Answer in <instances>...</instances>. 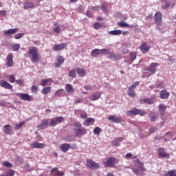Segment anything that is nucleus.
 Segmentation results:
<instances>
[{
	"mask_svg": "<svg viewBox=\"0 0 176 176\" xmlns=\"http://www.w3.org/2000/svg\"><path fill=\"white\" fill-rule=\"evenodd\" d=\"M60 149L62 152H68L71 149V144L66 143L60 145Z\"/></svg>",
	"mask_w": 176,
	"mask_h": 176,
	"instance_id": "19",
	"label": "nucleus"
},
{
	"mask_svg": "<svg viewBox=\"0 0 176 176\" xmlns=\"http://www.w3.org/2000/svg\"><path fill=\"white\" fill-rule=\"evenodd\" d=\"M109 49H94L91 52V56H92V57H97V56H100V54H105V53H109Z\"/></svg>",
	"mask_w": 176,
	"mask_h": 176,
	"instance_id": "4",
	"label": "nucleus"
},
{
	"mask_svg": "<svg viewBox=\"0 0 176 176\" xmlns=\"http://www.w3.org/2000/svg\"><path fill=\"white\" fill-rule=\"evenodd\" d=\"M0 86L1 87L8 89V90H10V89H13V86L12 85L3 80H0Z\"/></svg>",
	"mask_w": 176,
	"mask_h": 176,
	"instance_id": "14",
	"label": "nucleus"
},
{
	"mask_svg": "<svg viewBox=\"0 0 176 176\" xmlns=\"http://www.w3.org/2000/svg\"><path fill=\"white\" fill-rule=\"evenodd\" d=\"M148 104L149 105H152L153 104V100L151 98H144L143 100H140V104Z\"/></svg>",
	"mask_w": 176,
	"mask_h": 176,
	"instance_id": "29",
	"label": "nucleus"
},
{
	"mask_svg": "<svg viewBox=\"0 0 176 176\" xmlns=\"http://www.w3.org/2000/svg\"><path fill=\"white\" fill-rule=\"evenodd\" d=\"M58 123L56 122V120H51L50 122H48V126H50V127H53L54 126H57Z\"/></svg>",
	"mask_w": 176,
	"mask_h": 176,
	"instance_id": "46",
	"label": "nucleus"
},
{
	"mask_svg": "<svg viewBox=\"0 0 176 176\" xmlns=\"http://www.w3.org/2000/svg\"><path fill=\"white\" fill-rule=\"evenodd\" d=\"M15 82L17 85H23L24 83V80H16Z\"/></svg>",
	"mask_w": 176,
	"mask_h": 176,
	"instance_id": "62",
	"label": "nucleus"
},
{
	"mask_svg": "<svg viewBox=\"0 0 176 176\" xmlns=\"http://www.w3.org/2000/svg\"><path fill=\"white\" fill-rule=\"evenodd\" d=\"M63 93H64V89H61L56 91L54 94V96L56 97H59V96H61L63 94Z\"/></svg>",
	"mask_w": 176,
	"mask_h": 176,
	"instance_id": "47",
	"label": "nucleus"
},
{
	"mask_svg": "<svg viewBox=\"0 0 176 176\" xmlns=\"http://www.w3.org/2000/svg\"><path fill=\"white\" fill-rule=\"evenodd\" d=\"M69 76H70V78H76V72L75 69L71 70L69 72Z\"/></svg>",
	"mask_w": 176,
	"mask_h": 176,
	"instance_id": "43",
	"label": "nucleus"
},
{
	"mask_svg": "<svg viewBox=\"0 0 176 176\" xmlns=\"http://www.w3.org/2000/svg\"><path fill=\"white\" fill-rule=\"evenodd\" d=\"M16 32H19V28L8 29L3 32L5 35H14V34H16Z\"/></svg>",
	"mask_w": 176,
	"mask_h": 176,
	"instance_id": "22",
	"label": "nucleus"
},
{
	"mask_svg": "<svg viewBox=\"0 0 176 176\" xmlns=\"http://www.w3.org/2000/svg\"><path fill=\"white\" fill-rule=\"evenodd\" d=\"M118 25L119 27H124V28H134L133 25H129L127 23H126V22H124V21H121L120 22H118Z\"/></svg>",
	"mask_w": 176,
	"mask_h": 176,
	"instance_id": "24",
	"label": "nucleus"
},
{
	"mask_svg": "<svg viewBox=\"0 0 176 176\" xmlns=\"http://www.w3.org/2000/svg\"><path fill=\"white\" fill-rule=\"evenodd\" d=\"M118 163V160L113 157H110L107 160H103V164L104 167H115V164Z\"/></svg>",
	"mask_w": 176,
	"mask_h": 176,
	"instance_id": "3",
	"label": "nucleus"
},
{
	"mask_svg": "<svg viewBox=\"0 0 176 176\" xmlns=\"http://www.w3.org/2000/svg\"><path fill=\"white\" fill-rule=\"evenodd\" d=\"M80 117L82 119H87V113H82Z\"/></svg>",
	"mask_w": 176,
	"mask_h": 176,
	"instance_id": "63",
	"label": "nucleus"
},
{
	"mask_svg": "<svg viewBox=\"0 0 176 176\" xmlns=\"http://www.w3.org/2000/svg\"><path fill=\"white\" fill-rule=\"evenodd\" d=\"M74 127H77L78 129H82V124L79 122H75L74 124Z\"/></svg>",
	"mask_w": 176,
	"mask_h": 176,
	"instance_id": "53",
	"label": "nucleus"
},
{
	"mask_svg": "<svg viewBox=\"0 0 176 176\" xmlns=\"http://www.w3.org/2000/svg\"><path fill=\"white\" fill-rule=\"evenodd\" d=\"M139 85H140V82L136 81L133 84H132L131 86H130L129 89L134 90V89H135L137 87V86H138Z\"/></svg>",
	"mask_w": 176,
	"mask_h": 176,
	"instance_id": "48",
	"label": "nucleus"
},
{
	"mask_svg": "<svg viewBox=\"0 0 176 176\" xmlns=\"http://www.w3.org/2000/svg\"><path fill=\"white\" fill-rule=\"evenodd\" d=\"M74 133L76 135H82V134H87V130L85 128H80L74 129Z\"/></svg>",
	"mask_w": 176,
	"mask_h": 176,
	"instance_id": "17",
	"label": "nucleus"
},
{
	"mask_svg": "<svg viewBox=\"0 0 176 176\" xmlns=\"http://www.w3.org/2000/svg\"><path fill=\"white\" fill-rule=\"evenodd\" d=\"M101 27H102V25L100 23L96 22L94 24V28H95V30H100Z\"/></svg>",
	"mask_w": 176,
	"mask_h": 176,
	"instance_id": "49",
	"label": "nucleus"
},
{
	"mask_svg": "<svg viewBox=\"0 0 176 176\" xmlns=\"http://www.w3.org/2000/svg\"><path fill=\"white\" fill-rule=\"evenodd\" d=\"M49 82V80H42L41 83L40 84V86H46L47 85V82Z\"/></svg>",
	"mask_w": 176,
	"mask_h": 176,
	"instance_id": "56",
	"label": "nucleus"
},
{
	"mask_svg": "<svg viewBox=\"0 0 176 176\" xmlns=\"http://www.w3.org/2000/svg\"><path fill=\"white\" fill-rule=\"evenodd\" d=\"M54 32H56V34H60L61 32V28L57 26L54 28Z\"/></svg>",
	"mask_w": 176,
	"mask_h": 176,
	"instance_id": "55",
	"label": "nucleus"
},
{
	"mask_svg": "<svg viewBox=\"0 0 176 176\" xmlns=\"http://www.w3.org/2000/svg\"><path fill=\"white\" fill-rule=\"evenodd\" d=\"M127 94L128 96H129V97H132V98H134V97H135L136 96L135 91L130 88L128 89Z\"/></svg>",
	"mask_w": 176,
	"mask_h": 176,
	"instance_id": "31",
	"label": "nucleus"
},
{
	"mask_svg": "<svg viewBox=\"0 0 176 176\" xmlns=\"http://www.w3.org/2000/svg\"><path fill=\"white\" fill-rule=\"evenodd\" d=\"M167 109V106L160 104L158 106V111L160 112L162 116H164V113H166V110Z\"/></svg>",
	"mask_w": 176,
	"mask_h": 176,
	"instance_id": "20",
	"label": "nucleus"
},
{
	"mask_svg": "<svg viewBox=\"0 0 176 176\" xmlns=\"http://www.w3.org/2000/svg\"><path fill=\"white\" fill-rule=\"evenodd\" d=\"M86 165L87 167H89V168L91 170H96V168H100V165L91 160H87Z\"/></svg>",
	"mask_w": 176,
	"mask_h": 176,
	"instance_id": "8",
	"label": "nucleus"
},
{
	"mask_svg": "<svg viewBox=\"0 0 176 176\" xmlns=\"http://www.w3.org/2000/svg\"><path fill=\"white\" fill-rule=\"evenodd\" d=\"M15 81H16V78H14V76H10L9 77V82H10V83H14Z\"/></svg>",
	"mask_w": 176,
	"mask_h": 176,
	"instance_id": "58",
	"label": "nucleus"
},
{
	"mask_svg": "<svg viewBox=\"0 0 176 176\" xmlns=\"http://www.w3.org/2000/svg\"><path fill=\"white\" fill-rule=\"evenodd\" d=\"M134 164L135 166H138V167H139L142 171H146V169L144 168V163L141 162L140 160H135Z\"/></svg>",
	"mask_w": 176,
	"mask_h": 176,
	"instance_id": "21",
	"label": "nucleus"
},
{
	"mask_svg": "<svg viewBox=\"0 0 176 176\" xmlns=\"http://www.w3.org/2000/svg\"><path fill=\"white\" fill-rule=\"evenodd\" d=\"M24 36L23 33H19L16 35L14 36L15 39H20Z\"/></svg>",
	"mask_w": 176,
	"mask_h": 176,
	"instance_id": "52",
	"label": "nucleus"
},
{
	"mask_svg": "<svg viewBox=\"0 0 176 176\" xmlns=\"http://www.w3.org/2000/svg\"><path fill=\"white\" fill-rule=\"evenodd\" d=\"M5 130V133L6 134H10L12 133V129H10V124H6L4 126Z\"/></svg>",
	"mask_w": 176,
	"mask_h": 176,
	"instance_id": "37",
	"label": "nucleus"
},
{
	"mask_svg": "<svg viewBox=\"0 0 176 176\" xmlns=\"http://www.w3.org/2000/svg\"><path fill=\"white\" fill-rule=\"evenodd\" d=\"M165 176H176V170H169L166 173Z\"/></svg>",
	"mask_w": 176,
	"mask_h": 176,
	"instance_id": "39",
	"label": "nucleus"
},
{
	"mask_svg": "<svg viewBox=\"0 0 176 176\" xmlns=\"http://www.w3.org/2000/svg\"><path fill=\"white\" fill-rule=\"evenodd\" d=\"M151 76V73L146 72L143 74V78Z\"/></svg>",
	"mask_w": 176,
	"mask_h": 176,
	"instance_id": "61",
	"label": "nucleus"
},
{
	"mask_svg": "<svg viewBox=\"0 0 176 176\" xmlns=\"http://www.w3.org/2000/svg\"><path fill=\"white\" fill-rule=\"evenodd\" d=\"M125 159H137V156L133 157L132 155H126Z\"/></svg>",
	"mask_w": 176,
	"mask_h": 176,
	"instance_id": "59",
	"label": "nucleus"
},
{
	"mask_svg": "<svg viewBox=\"0 0 176 176\" xmlns=\"http://www.w3.org/2000/svg\"><path fill=\"white\" fill-rule=\"evenodd\" d=\"M108 3H102L101 9L104 13H108Z\"/></svg>",
	"mask_w": 176,
	"mask_h": 176,
	"instance_id": "34",
	"label": "nucleus"
},
{
	"mask_svg": "<svg viewBox=\"0 0 176 176\" xmlns=\"http://www.w3.org/2000/svg\"><path fill=\"white\" fill-rule=\"evenodd\" d=\"M51 174L53 176H63L64 172L58 170V168L55 167L51 170Z\"/></svg>",
	"mask_w": 176,
	"mask_h": 176,
	"instance_id": "16",
	"label": "nucleus"
},
{
	"mask_svg": "<svg viewBox=\"0 0 176 176\" xmlns=\"http://www.w3.org/2000/svg\"><path fill=\"white\" fill-rule=\"evenodd\" d=\"M139 49L142 54H146L151 50V46L146 44V42H143L139 47Z\"/></svg>",
	"mask_w": 176,
	"mask_h": 176,
	"instance_id": "9",
	"label": "nucleus"
},
{
	"mask_svg": "<svg viewBox=\"0 0 176 176\" xmlns=\"http://www.w3.org/2000/svg\"><path fill=\"white\" fill-rule=\"evenodd\" d=\"M7 60V63H6V65L7 67H8L9 68H12V67H13V54H10L7 56L6 58Z\"/></svg>",
	"mask_w": 176,
	"mask_h": 176,
	"instance_id": "12",
	"label": "nucleus"
},
{
	"mask_svg": "<svg viewBox=\"0 0 176 176\" xmlns=\"http://www.w3.org/2000/svg\"><path fill=\"white\" fill-rule=\"evenodd\" d=\"M101 98V94L97 92L96 94H94L89 99L91 100V101H96L97 100Z\"/></svg>",
	"mask_w": 176,
	"mask_h": 176,
	"instance_id": "26",
	"label": "nucleus"
},
{
	"mask_svg": "<svg viewBox=\"0 0 176 176\" xmlns=\"http://www.w3.org/2000/svg\"><path fill=\"white\" fill-rule=\"evenodd\" d=\"M104 54H109L108 58H110V60H112V58H116V54H115L114 52H111V50L109 49V52H105Z\"/></svg>",
	"mask_w": 176,
	"mask_h": 176,
	"instance_id": "35",
	"label": "nucleus"
},
{
	"mask_svg": "<svg viewBox=\"0 0 176 176\" xmlns=\"http://www.w3.org/2000/svg\"><path fill=\"white\" fill-rule=\"evenodd\" d=\"M29 54H31L32 56V63H38V60H39V55H38V51H36V48L35 47L29 50Z\"/></svg>",
	"mask_w": 176,
	"mask_h": 176,
	"instance_id": "1",
	"label": "nucleus"
},
{
	"mask_svg": "<svg viewBox=\"0 0 176 176\" xmlns=\"http://www.w3.org/2000/svg\"><path fill=\"white\" fill-rule=\"evenodd\" d=\"M47 126H49V120H45L42 121L41 124L37 126V129H38V130H43V129L47 127Z\"/></svg>",
	"mask_w": 176,
	"mask_h": 176,
	"instance_id": "23",
	"label": "nucleus"
},
{
	"mask_svg": "<svg viewBox=\"0 0 176 176\" xmlns=\"http://www.w3.org/2000/svg\"><path fill=\"white\" fill-rule=\"evenodd\" d=\"M94 122H95V120L94 118H87L85 122H83V125L84 126H90L91 124H94Z\"/></svg>",
	"mask_w": 176,
	"mask_h": 176,
	"instance_id": "25",
	"label": "nucleus"
},
{
	"mask_svg": "<svg viewBox=\"0 0 176 176\" xmlns=\"http://www.w3.org/2000/svg\"><path fill=\"white\" fill-rule=\"evenodd\" d=\"M154 22L158 25L160 26L162 24H163V14H162V12H157L155 14L154 16Z\"/></svg>",
	"mask_w": 176,
	"mask_h": 176,
	"instance_id": "5",
	"label": "nucleus"
},
{
	"mask_svg": "<svg viewBox=\"0 0 176 176\" xmlns=\"http://www.w3.org/2000/svg\"><path fill=\"white\" fill-rule=\"evenodd\" d=\"M76 72L80 76H83L86 74V70L83 67H76Z\"/></svg>",
	"mask_w": 176,
	"mask_h": 176,
	"instance_id": "27",
	"label": "nucleus"
},
{
	"mask_svg": "<svg viewBox=\"0 0 176 176\" xmlns=\"http://www.w3.org/2000/svg\"><path fill=\"white\" fill-rule=\"evenodd\" d=\"M108 120L113 122V123H122V118L120 117H116L113 115L108 117Z\"/></svg>",
	"mask_w": 176,
	"mask_h": 176,
	"instance_id": "15",
	"label": "nucleus"
},
{
	"mask_svg": "<svg viewBox=\"0 0 176 176\" xmlns=\"http://www.w3.org/2000/svg\"><path fill=\"white\" fill-rule=\"evenodd\" d=\"M157 67H159V63H152L149 67L145 68V71H148L150 74L153 75L154 74H156V68H157Z\"/></svg>",
	"mask_w": 176,
	"mask_h": 176,
	"instance_id": "7",
	"label": "nucleus"
},
{
	"mask_svg": "<svg viewBox=\"0 0 176 176\" xmlns=\"http://www.w3.org/2000/svg\"><path fill=\"white\" fill-rule=\"evenodd\" d=\"M158 155H167L166 150L164 148H159L157 149Z\"/></svg>",
	"mask_w": 176,
	"mask_h": 176,
	"instance_id": "42",
	"label": "nucleus"
},
{
	"mask_svg": "<svg viewBox=\"0 0 176 176\" xmlns=\"http://www.w3.org/2000/svg\"><path fill=\"white\" fill-rule=\"evenodd\" d=\"M67 43H63L58 45H55L53 47V50H54V52H58L60 50H63L64 49H65V47H67Z\"/></svg>",
	"mask_w": 176,
	"mask_h": 176,
	"instance_id": "11",
	"label": "nucleus"
},
{
	"mask_svg": "<svg viewBox=\"0 0 176 176\" xmlns=\"http://www.w3.org/2000/svg\"><path fill=\"white\" fill-rule=\"evenodd\" d=\"M34 8H35V6L32 2H25V3H24L23 8L25 10L34 9Z\"/></svg>",
	"mask_w": 176,
	"mask_h": 176,
	"instance_id": "28",
	"label": "nucleus"
},
{
	"mask_svg": "<svg viewBox=\"0 0 176 176\" xmlns=\"http://www.w3.org/2000/svg\"><path fill=\"white\" fill-rule=\"evenodd\" d=\"M65 90L67 93H69V94L74 93V87L71 84H68V83L66 84Z\"/></svg>",
	"mask_w": 176,
	"mask_h": 176,
	"instance_id": "30",
	"label": "nucleus"
},
{
	"mask_svg": "<svg viewBox=\"0 0 176 176\" xmlns=\"http://www.w3.org/2000/svg\"><path fill=\"white\" fill-rule=\"evenodd\" d=\"M155 131H156V127L151 128L150 129V134H153V133H155Z\"/></svg>",
	"mask_w": 176,
	"mask_h": 176,
	"instance_id": "64",
	"label": "nucleus"
},
{
	"mask_svg": "<svg viewBox=\"0 0 176 176\" xmlns=\"http://www.w3.org/2000/svg\"><path fill=\"white\" fill-rule=\"evenodd\" d=\"M65 118L63 116H59V117H56L55 118V121L56 122V123H62V122H64Z\"/></svg>",
	"mask_w": 176,
	"mask_h": 176,
	"instance_id": "44",
	"label": "nucleus"
},
{
	"mask_svg": "<svg viewBox=\"0 0 176 176\" xmlns=\"http://www.w3.org/2000/svg\"><path fill=\"white\" fill-rule=\"evenodd\" d=\"M56 61L57 63H54L55 68H60L63 64H64V62L65 61V58H63L62 56H58L56 57Z\"/></svg>",
	"mask_w": 176,
	"mask_h": 176,
	"instance_id": "10",
	"label": "nucleus"
},
{
	"mask_svg": "<svg viewBox=\"0 0 176 176\" xmlns=\"http://www.w3.org/2000/svg\"><path fill=\"white\" fill-rule=\"evenodd\" d=\"M15 171L14 170H9L8 172H7V174L6 175L7 176H14V174H15Z\"/></svg>",
	"mask_w": 176,
	"mask_h": 176,
	"instance_id": "50",
	"label": "nucleus"
},
{
	"mask_svg": "<svg viewBox=\"0 0 176 176\" xmlns=\"http://www.w3.org/2000/svg\"><path fill=\"white\" fill-rule=\"evenodd\" d=\"M3 166H5V167H8L10 168H12V167H13V164L8 161L3 162Z\"/></svg>",
	"mask_w": 176,
	"mask_h": 176,
	"instance_id": "40",
	"label": "nucleus"
},
{
	"mask_svg": "<svg viewBox=\"0 0 176 176\" xmlns=\"http://www.w3.org/2000/svg\"><path fill=\"white\" fill-rule=\"evenodd\" d=\"M64 141H67V142H72V141H74V138L69 135L64 139Z\"/></svg>",
	"mask_w": 176,
	"mask_h": 176,
	"instance_id": "51",
	"label": "nucleus"
},
{
	"mask_svg": "<svg viewBox=\"0 0 176 176\" xmlns=\"http://www.w3.org/2000/svg\"><path fill=\"white\" fill-rule=\"evenodd\" d=\"M12 49L14 50V52H19L20 50V44L19 43H15L12 45Z\"/></svg>",
	"mask_w": 176,
	"mask_h": 176,
	"instance_id": "45",
	"label": "nucleus"
},
{
	"mask_svg": "<svg viewBox=\"0 0 176 176\" xmlns=\"http://www.w3.org/2000/svg\"><path fill=\"white\" fill-rule=\"evenodd\" d=\"M160 96L162 100H167L170 97V93L167 92V90L164 89L160 92Z\"/></svg>",
	"mask_w": 176,
	"mask_h": 176,
	"instance_id": "18",
	"label": "nucleus"
},
{
	"mask_svg": "<svg viewBox=\"0 0 176 176\" xmlns=\"http://www.w3.org/2000/svg\"><path fill=\"white\" fill-rule=\"evenodd\" d=\"M127 115L130 116H137V115H140V116H144V115H146V113L145 111H142L141 109H137V107H135L132 109L130 111H127Z\"/></svg>",
	"mask_w": 176,
	"mask_h": 176,
	"instance_id": "2",
	"label": "nucleus"
},
{
	"mask_svg": "<svg viewBox=\"0 0 176 176\" xmlns=\"http://www.w3.org/2000/svg\"><path fill=\"white\" fill-rule=\"evenodd\" d=\"M109 35H120L122 34V30H112L109 32Z\"/></svg>",
	"mask_w": 176,
	"mask_h": 176,
	"instance_id": "33",
	"label": "nucleus"
},
{
	"mask_svg": "<svg viewBox=\"0 0 176 176\" xmlns=\"http://www.w3.org/2000/svg\"><path fill=\"white\" fill-rule=\"evenodd\" d=\"M16 96L19 97L20 100H23V101H28L29 102L34 101V97L30 96L28 94L19 93Z\"/></svg>",
	"mask_w": 176,
	"mask_h": 176,
	"instance_id": "6",
	"label": "nucleus"
},
{
	"mask_svg": "<svg viewBox=\"0 0 176 176\" xmlns=\"http://www.w3.org/2000/svg\"><path fill=\"white\" fill-rule=\"evenodd\" d=\"M45 146H46V144L43 143H38L36 142H34L30 144V148H32L42 149L43 148H45Z\"/></svg>",
	"mask_w": 176,
	"mask_h": 176,
	"instance_id": "13",
	"label": "nucleus"
},
{
	"mask_svg": "<svg viewBox=\"0 0 176 176\" xmlns=\"http://www.w3.org/2000/svg\"><path fill=\"white\" fill-rule=\"evenodd\" d=\"M31 90L32 93H38V87L33 85L32 86Z\"/></svg>",
	"mask_w": 176,
	"mask_h": 176,
	"instance_id": "57",
	"label": "nucleus"
},
{
	"mask_svg": "<svg viewBox=\"0 0 176 176\" xmlns=\"http://www.w3.org/2000/svg\"><path fill=\"white\" fill-rule=\"evenodd\" d=\"M157 119V116H153L151 117L150 120L151 122H155Z\"/></svg>",
	"mask_w": 176,
	"mask_h": 176,
	"instance_id": "60",
	"label": "nucleus"
},
{
	"mask_svg": "<svg viewBox=\"0 0 176 176\" xmlns=\"http://www.w3.org/2000/svg\"><path fill=\"white\" fill-rule=\"evenodd\" d=\"M51 91H52V87H44L42 89L41 93L42 94H49V93H50Z\"/></svg>",
	"mask_w": 176,
	"mask_h": 176,
	"instance_id": "32",
	"label": "nucleus"
},
{
	"mask_svg": "<svg viewBox=\"0 0 176 176\" xmlns=\"http://www.w3.org/2000/svg\"><path fill=\"white\" fill-rule=\"evenodd\" d=\"M24 124H25V122H24V121L21 122L18 124H16L14 126L15 130H20V129H21V127H23L24 126Z\"/></svg>",
	"mask_w": 176,
	"mask_h": 176,
	"instance_id": "38",
	"label": "nucleus"
},
{
	"mask_svg": "<svg viewBox=\"0 0 176 176\" xmlns=\"http://www.w3.org/2000/svg\"><path fill=\"white\" fill-rule=\"evenodd\" d=\"M118 141H123V138H118L117 139H116L114 141H113V144L114 145H119V143L118 142Z\"/></svg>",
	"mask_w": 176,
	"mask_h": 176,
	"instance_id": "54",
	"label": "nucleus"
},
{
	"mask_svg": "<svg viewBox=\"0 0 176 176\" xmlns=\"http://www.w3.org/2000/svg\"><path fill=\"white\" fill-rule=\"evenodd\" d=\"M130 58H131V63L134 62V60H135V58H137V52H131L130 53Z\"/></svg>",
	"mask_w": 176,
	"mask_h": 176,
	"instance_id": "36",
	"label": "nucleus"
},
{
	"mask_svg": "<svg viewBox=\"0 0 176 176\" xmlns=\"http://www.w3.org/2000/svg\"><path fill=\"white\" fill-rule=\"evenodd\" d=\"M94 133L96 135H100V133H101V128L96 126L95 127V129H94Z\"/></svg>",
	"mask_w": 176,
	"mask_h": 176,
	"instance_id": "41",
	"label": "nucleus"
}]
</instances>
